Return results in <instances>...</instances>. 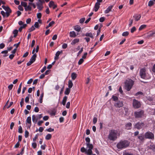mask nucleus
<instances>
[{
	"label": "nucleus",
	"mask_w": 155,
	"mask_h": 155,
	"mask_svg": "<svg viewBox=\"0 0 155 155\" xmlns=\"http://www.w3.org/2000/svg\"><path fill=\"white\" fill-rule=\"evenodd\" d=\"M56 112V111L55 109L53 110L50 113V114L51 115L54 116L55 115Z\"/></svg>",
	"instance_id": "37"
},
{
	"label": "nucleus",
	"mask_w": 155,
	"mask_h": 155,
	"mask_svg": "<svg viewBox=\"0 0 155 155\" xmlns=\"http://www.w3.org/2000/svg\"><path fill=\"white\" fill-rule=\"evenodd\" d=\"M67 97L66 96H65L63 98L62 101V104L64 106L65 105L66 103L67 99Z\"/></svg>",
	"instance_id": "24"
},
{
	"label": "nucleus",
	"mask_w": 155,
	"mask_h": 155,
	"mask_svg": "<svg viewBox=\"0 0 155 155\" xmlns=\"http://www.w3.org/2000/svg\"><path fill=\"white\" fill-rule=\"evenodd\" d=\"M141 17V16L140 15H136L134 16V17L135 18V21H137L139 20Z\"/></svg>",
	"instance_id": "21"
},
{
	"label": "nucleus",
	"mask_w": 155,
	"mask_h": 155,
	"mask_svg": "<svg viewBox=\"0 0 155 155\" xmlns=\"http://www.w3.org/2000/svg\"><path fill=\"white\" fill-rule=\"evenodd\" d=\"M51 137V135L50 134H48L45 137V139L47 140H50Z\"/></svg>",
	"instance_id": "33"
},
{
	"label": "nucleus",
	"mask_w": 155,
	"mask_h": 155,
	"mask_svg": "<svg viewBox=\"0 0 155 155\" xmlns=\"http://www.w3.org/2000/svg\"><path fill=\"white\" fill-rule=\"evenodd\" d=\"M18 31L17 30L15 29L14 31H13V33L14 34V37H15L17 35L18 33Z\"/></svg>",
	"instance_id": "32"
},
{
	"label": "nucleus",
	"mask_w": 155,
	"mask_h": 155,
	"mask_svg": "<svg viewBox=\"0 0 155 155\" xmlns=\"http://www.w3.org/2000/svg\"><path fill=\"white\" fill-rule=\"evenodd\" d=\"M146 71V68H142L140 69V75L141 78L145 79H147Z\"/></svg>",
	"instance_id": "7"
},
{
	"label": "nucleus",
	"mask_w": 155,
	"mask_h": 155,
	"mask_svg": "<svg viewBox=\"0 0 155 155\" xmlns=\"http://www.w3.org/2000/svg\"><path fill=\"white\" fill-rule=\"evenodd\" d=\"M70 102H68L66 105V107L68 109L70 107Z\"/></svg>",
	"instance_id": "59"
},
{
	"label": "nucleus",
	"mask_w": 155,
	"mask_h": 155,
	"mask_svg": "<svg viewBox=\"0 0 155 155\" xmlns=\"http://www.w3.org/2000/svg\"><path fill=\"white\" fill-rule=\"evenodd\" d=\"M134 84V81L131 79L126 80L125 83V89L127 91H129L132 87Z\"/></svg>",
	"instance_id": "5"
},
{
	"label": "nucleus",
	"mask_w": 155,
	"mask_h": 155,
	"mask_svg": "<svg viewBox=\"0 0 155 155\" xmlns=\"http://www.w3.org/2000/svg\"><path fill=\"white\" fill-rule=\"evenodd\" d=\"M148 149L152 150L153 151H155V145L151 144L147 147Z\"/></svg>",
	"instance_id": "18"
},
{
	"label": "nucleus",
	"mask_w": 155,
	"mask_h": 155,
	"mask_svg": "<svg viewBox=\"0 0 155 155\" xmlns=\"http://www.w3.org/2000/svg\"><path fill=\"white\" fill-rule=\"evenodd\" d=\"M87 54V52H85V53H84V55L82 57V58H83V59H84L86 58Z\"/></svg>",
	"instance_id": "62"
},
{
	"label": "nucleus",
	"mask_w": 155,
	"mask_h": 155,
	"mask_svg": "<svg viewBox=\"0 0 155 155\" xmlns=\"http://www.w3.org/2000/svg\"><path fill=\"white\" fill-rule=\"evenodd\" d=\"M84 61V60L83 58H81L78 61V64L79 65L81 64Z\"/></svg>",
	"instance_id": "39"
},
{
	"label": "nucleus",
	"mask_w": 155,
	"mask_h": 155,
	"mask_svg": "<svg viewBox=\"0 0 155 155\" xmlns=\"http://www.w3.org/2000/svg\"><path fill=\"white\" fill-rule=\"evenodd\" d=\"M62 53V51H58L55 54V56L54 57V59L55 60H57L59 58L58 56L61 53Z\"/></svg>",
	"instance_id": "16"
},
{
	"label": "nucleus",
	"mask_w": 155,
	"mask_h": 155,
	"mask_svg": "<svg viewBox=\"0 0 155 155\" xmlns=\"http://www.w3.org/2000/svg\"><path fill=\"white\" fill-rule=\"evenodd\" d=\"M114 105L116 107H121L123 106V102L122 101H118L117 102L115 103Z\"/></svg>",
	"instance_id": "13"
},
{
	"label": "nucleus",
	"mask_w": 155,
	"mask_h": 155,
	"mask_svg": "<svg viewBox=\"0 0 155 155\" xmlns=\"http://www.w3.org/2000/svg\"><path fill=\"white\" fill-rule=\"evenodd\" d=\"M83 35V36H84V35ZM85 35L86 36L90 37H91L92 38H93V36L91 33H87Z\"/></svg>",
	"instance_id": "28"
},
{
	"label": "nucleus",
	"mask_w": 155,
	"mask_h": 155,
	"mask_svg": "<svg viewBox=\"0 0 155 155\" xmlns=\"http://www.w3.org/2000/svg\"><path fill=\"white\" fill-rule=\"evenodd\" d=\"M130 144V142L127 140H121L117 145L118 149L122 150L128 147Z\"/></svg>",
	"instance_id": "3"
},
{
	"label": "nucleus",
	"mask_w": 155,
	"mask_h": 155,
	"mask_svg": "<svg viewBox=\"0 0 155 155\" xmlns=\"http://www.w3.org/2000/svg\"><path fill=\"white\" fill-rule=\"evenodd\" d=\"M34 26L36 28H38L39 27V24L38 22H36L34 24Z\"/></svg>",
	"instance_id": "56"
},
{
	"label": "nucleus",
	"mask_w": 155,
	"mask_h": 155,
	"mask_svg": "<svg viewBox=\"0 0 155 155\" xmlns=\"http://www.w3.org/2000/svg\"><path fill=\"white\" fill-rule=\"evenodd\" d=\"M85 20V18H83L80 19V20H79V22L80 23H82L84 22Z\"/></svg>",
	"instance_id": "44"
},
{
	"label": "nucleus",
	"mask_w": 155,
	"mask_h": 155,
	"mask_svg": "<svg viewBox=\"0 0 155 155\" xmlns=\"http://www.w3.org/2000/svg\"><path fill=\"white\" fill-rule=\"evenodd\" d=\"M55 23V22L54 21H52L51 22H50L48 24L49 26L51 27Z\"/></svg>",
	"instance_id": "55"
},
{
	"label": "nucleus",
	"mask_w": 155,
	"mask_h": 155,
	"mask_svg": "<svg viewBox=\"0 0 155 155\" xmlns=\"http://www.w3.org/2000/svg\"><path fill=\"white\" fill-rule=\"evenodd\" d=\"M37 18L40 19L41 17V13H38L37 15Z\"/></svg>",
	"instance_id": "47"
},
{
	"label": "nucleus",
	"mask_w": 155,
	"mask_h": 155,
	"mask_svg": "<svg viewBox=\"0 0 155 155\" xmlns=\"http://www.w3.org/2000/svg\"><path fill=\"white\" fill-rule=\"evenodd\" d=\"M5 45L3 43H2L0 44V49H2L4 48Z\"/></svg>",
	"instance_id": "61"
},
{
	"label": "nucleus",
	"mask_w": 155,
	"mask_h": 155,
	"mask_svg": "<svg viewBox=\"0 0 155 155\" xmlns=\"http://www.w3.org/2000/svg\"><path fill=\"white\" fill-rule=\"evenodd\" d=\"M27 5V3L25 2L22 1L21 2V5L24 7V8H25Z\"/></svg>",
	"instance_id": "31"
},
{
	"label": "nucleus",
	"mask_w": 155,
	"mask_h": 155,
	"mask_svg": "<svg viewBox=\"0 0 155 155\" xmlns=\"http://www.w3.org/2000/svg\"><path fill=\"white\" fill-rule=\"evenodd\" d=\"M143 93L142 92H141V91H139V92H138L137 93L135 94V95L137 96L139 94L143 95Z\"/></svg>",
	"instance_id": "57"
},
{
	"label": "nucleus",
	"mask_w": 155,
	"mask_h": 155,
	"mask_svg": "<svg viewBox=\"0 0 155 155\" xmlns=\"http://www.w3.org/2000/svg\"><path fill=\"white\" fill-rule=\"evenodd\" d=\"M29 135V132H28L26 130L25 131V138H27L28 137Z\"/></svg>",
	"instance_id": "42"
},
{
	"label": "nucleus",
	"mask_w": 155,
	"mask_h": 155,
	"mask_svg": "<svg viewBox=\"0 0 155 155\" xmlns=\"http://www.w3.org/2000/svg\"><path fill=\"white\" fill-rule=\"evenodd\" d=\"M129 26L130 27L132 25L133 22V20L131 19H130L129 20Z\"/></svg>",
	"instance_id": "53"
},
{
	"label": "nucleus",
	"mask_w": 155,
	"mask_h": 155,
	"mask_svg": "<svg viewBox=\"0 0 155 155\" xmlns=\"http://www.w3.org/2000/svg\"><path fill=\"white\" fill-rule=\"evenodd\" d=\"M136 30V28L135 27H133L131 29L130 31L131 33H133Z\"/></svg>",
	"instance_id": "50"
},
{
	"label": "nucleus",
	"mask_w": 155,
	"mask_h": 155,
	"mask_svg": "<svg viewBox=\"0 0 155 155\" xmlns=\"http://www.w3.org/2000/svg\"><path fill=\"white\" fill-rule=\"evenodd\" d=\"M132 124L129 122L127 124L125 125V128L127 130H130L132 126Z\"/></svg>",
	"instance_id": "17"
},
{
	"label": "nucleus",
	"mask_w": 155,
	"mask_h": 155,
	"mask_svg": "<svg viewBox=\"0 0 155 155\" xmlns=\"http://www.w3.org/2000/svg\"><path fill=\"white\" fill-rule=\"evenodd\" d=\"M70 36L71 37L75 38L76 36L75 32L74 31H71L70 33Z\"/></svg>",
	"instance_id": "23"
},
{
	"label": "nucleus",
	"mask_w": 155,
	"mask_h": 155,
	"mask_svg": "<svg viewBox=\"0 0 155 155\" xmlns=\"http://www.w3.org/2000/svg\"><path fill=\"white\" fill-rule=\"evenodd\" d=\"M74 29L75 31L79 32L81 30V28L78 25H76L74 26Z\"/></svg>",
	"instance_id": "26"
},
{
	"label": "nucleus",
	"mask_w": 155,
	"mask_h": 155,
	"mask_svg": "<svg viewBox=\"0 0 155 155\" xmlns=\"http://www.w3.org/2000/svg\"><path fill=\"white\" fill-rule=\"evenodd\" d=\"M154 4L153 2L152 1L150 0L149 1L148 3V5L150 7L152 6Z\"/></svg>",
	"instance_id": "35"
},
{
	"label": "nucleus",
	"mask_w": 155,
	"mask_h": 155,
	"mask_svg": "<svg viewBox=\"0 0 155 155\" xmlns=\"http://www.w3.org/2000/svg\"><path fill=\"white\" fill-rule=\"evenodd\" d=\"M85 140L87 142L86 143L87 148L88 149L87 150L84 147H82L81 149V151L82 153H84L87 155H91L92 154V149L93 148V146L92 144L90 143V139L89 137H87L86 138Z\"/></svg>",
	"instance_id": "1"
},
{
	"label": "nucleus",
	"mask_w": 155,
	"mask_h": 155,
	"mask_svg": "<svg viewBox=\"0 0 155 155\" xmlns=\"http://www.w3.org/2000/svg\"><path fill=\"white\" fill-rule=\"evenodd\" d=\"M119 135L117 130H111L109 131V133L108 136V139L110 140L114 141L117 138V135Z\"/></svg>",
	"instance_id": "2"
},
{
	"label": "nucleus",
	"mask_w": 155,
	"mask_h": 155,
	"mask_svg": "<svg viewBox=\"0 0 155 155\" xmlns=\"http://www.w3.org/2000/svg\"><path fill=\"white\" fill-rule=\"evenodd\" d=\"M138 138L141 142H143L144 140L145 137L143 134H140L139 136L138 137Z\"/></svg>",
	"instance_id": "15"
},
{
	"label": "nucleus",
	"mask_w": 155,
	"mask_h": 155,
	"mask_svg": "<svg viewBox=\"0 0 155 155\" xmlns=\"http://www.w3.org/2000/svg\"><path fill=\"white\" fill-rule=\"evenodd\" d=\"M113 7V5H110L107 8V9L105 11V13H108L110 12L111 11V9H112Z\"/></svg>",
	"instance_id": "20"
},
{
	"label": "nucleus",
	"mask_w": 155,
	"mask_h": 155,
	"mask_svg": "<svg viewBox=\"0 0 155 155\" xmlns=\"http://www.w3.org/2000/svg\"><path fill=\"white\" fill-rule=\"evenodd\" d=\"M68 47V45L66 43H64L62 45V48L63 49L66 48Z\"/></svg>",
	"instance_id": "49"
},
{
	"label": "nucleus",
	"mask_w": 155,
	"mask_h": 155,
	"mask_svg": "<svg viewBox=\"0 0 155 155\" xmlns=\"http://www.w3.org/2000/svg\"><path fill=\"white\" fill-rule=\"evenodd\" d=\"M2 7L6 11V12H5L4 11H1V14L3 16V18H5V17H8L10 14L12 12V10L8 6H5V5H2Z\"/></svg>",
	"instance_id": "4"
},
{
	"label": "nucleus",
	"mask_w": 155,
	"mask_h": 155,
	"mask_svg": "<svg viewBox=\"0 0 155 155\" xmlns=\"http://www.w3.org/2000/svg\"><path fill=\"white\" fill-rule=\"evenodd\" d=\"M32 146L34 148H35L37 146V144L35 143H33L32 144Z\"/></svg>",
	"instance_id": "58"
},
{
	"label": "nucleus",
	"mask_w": 155,
	"mask_h": 155,
	"mask_svg": "<svg viewBox=\"0 0 155 155\" xmlns=\"http://www.w3.org/2000/svg\"><path fill=\"white\" fill-rule=\"evenodd\" d=\"M46 131L48 132H52L54 131V129L51 128L50 127L48 129H47L46 130Z\"/></svg>",
	"instance_id": "48"
},
{
	"label": "nucleus",
	"mask_w": 155,
	"mask_h": 155,
	"mask_svg": "<svg viewBox=\"0 0 155 155\" xmlns=\"http://www.w3.org/2000/svg\"><path fill=\"white\" fill-rule=\"evenodd\" d=\"M129 33L128 31H125L122 34V35L123 36H126L128 35Z\"/></svg>",
	"instance_id": "38"
},
{
	"label": "nucleus",
	"mask_w": 155,
	"mask_h": 155,
	"mask_svg": "<svg viewBox=\"0 0 155 155\" xmlns=\"http://www.w3.org/2000/svg\"><path fill=\"white\" fill-rule=\"evenodd\" d=\"M44 94L43 93H42L41 94L40 96V102L41 103L42 102V99H43V97Z\"/></svg>",
	"instance_id": "40"
},
{
	"label": "nucleus",
	"mask_w": 155,
	"mask_h": 155,
	"mask_svg": "<svg viewBox=\"0 0 155 155\" xmlns=\"http://www.w3.org/2000/svg\"><path fill=\"white\" fill-rule=\"evenodd\" d=\"M73 85L72 81L71 80H69L68 82V88L70 89L72 87Z\"/></svg>",
	"instance_id": "29"
},
{
	"label": "nucleus",
	"mask_w": 155,
	"mask_h": 155,
	"mask_svg": "<svg viewBox=\"0 0 155 155\" xmlns=\"http://www.w3.org/2000/svg\"><path fill=\"white\" fill-rule=\"evenodd\" d=\"M133 105L135 108H138L141 106V104L140 102L136 99L133 100Z\"/></svg>",
	"instance_id": "9"
},
{
	"label": "nucleus",
	"mask_w": 155,
	"mask_h": 155,
	"mask_svg": "<svg viewBox=\"0 0 155 155\" xmlns=\"http://www.w3.org/2000/svg\"><path fill=\"white\" fill-rule=\"evenodd\" d=\"M71 77L72 79L73 80H74L77 77V74L73 72L72 73Z\"/></svg>",
	"instance_id": "27"
},
{
	"label": "nucleus",
	"mask_w": 155,
	"mask_h": 155,
	"mask_svg": "<svg viewBox=\"0 0 155 155\" xmlns=\"http://www.w3.org/2000/svg\"><path fill=\"white\" fill-rule=\"evenodd\" d=\"M70 89L69 88H67L66 89L64 92V94L66 95H68L69 94L70 92Z\"/></svg>",
	"instance_id": "30"
},
{
	"label": "nucleus",
	"mask_w": 155,
	"mask_h": 155,
	"mask_svg": "<svg viewBox=\"0 0 155 155\" xmlns=\"http://www.w3.org/2000/svg\"><path fill=\"white\" fill-rule=\"evenodd\" d=\"M146 27V25H141L139 28V31H141L144 28Z\"/></svg>",
	"instance_id": "36"
},
{
	"label": "nucleus",
	"mask_w": 155,
	"mask_h": 155,
	"mask_svg": "<svg viewBox=\"0 0 155 155\" xmlns=\"http://www.w3.org/2000/svg\"><path fill=\"white\" fill-rule=\"evenodd\" d=\"M24 98H22L21 99V101L20 102V104L21 107H22L23 105V104H24Z\"/></svg>",
	"instance_id": "54"
},
{
	"label": "nucleus",
	"mask_w": 155,
	"mask_h": 155,
	"mask_svg": "<svg viewBox=\"0 0 155 155\" xmlns=\"http://www.w3.org/2000/svg\"><path fill=\"white\" fill-rule=\"evenodd\" d=\"M39 2H38L36 3L37 5V6L39 10V11L42 10L43 8L42 3L43 2L41 0H38Z\"/></svg>",
	"instance_id": "12"
},
{
	"label": "nucleus",
	"mask_w": 155,
	"mask_h": 155,
	"mask_svg": "<svg viewBox=\"0 0 155 155\" xmlns=\"http://www.w3.org/2000/svg\"><path fill=\"white\" fill-rule=\"evenodd\" d=\"M18 8L19 10L21 11H23L24 10L23 8L21 5H19L18 7Z\"/></svg>",
	"instance_id": "51"
},
{
	"label": "nucleus",
	"mask_w": 155,
	"mask_h": 155,
	"mask_svg": "<svg viewBox=\"0 0 155 155\" xmlns=\"http://www.w3.org/2000/svg\"><path fill=\"white\" fill-rule=\"evenodd\" d=\"M20 145V142L19 141H18L16 144L15 145V148H18V147Z\"/></svg>",
	"instance_id": "63"
},
{
	"label": "nucleus",
	"mask_w": 155,
	"mask_h": 155,
	"mask_svg": "<svg viewBox=\"0 0 155 155\" xmlns=\"http://www.w3.org/2000/svg\"><path fill=\"white\" fill-rule=\"evenodd\" d=\"M144 137L146 139H148L153 140L154 139V135L152 132L148 131L145 133Z\"/></svg>",
	"instance_id": "8"
},
{
	"label": "nucleus",
	"mask_w": 155,
	"mask_h": 155,
	"mask_svg": "<svg viewBox=\"0 0 155 155\" xmlns=\"http://www.w3.org/2000/svg\"><path fill=\"white\" fill-rule=\"evenodd\" d=\"M144 126V124L143 122H138L134 125V127L138 130L141 129Z\"/></svg>",
	"instance_id": "10"
},
{
	"label": "nucleus",
	"mask_w": 155,
	"mask_h": 155,
	"mask_svg": "<svg viewBox=\"0 0 155 155\" xmlns=\"http://www.w3.org/2000/svg\"><path fill=\"white\" fill-rule=\"evenodd\" d=\"M144 111L143 110L135 111L134 116L136 118H141L144 116Z\"/></svg>",
	"instance_id": "6"
},
{
	"label": "nucleus",
	"mask_w": 155,
	"mask_h": 155,
	"mask_svg": "<svg viewBox=\"0 0 155 155\" xmlns=\"http://www.w3.org/2000/svg\"><path fill=\"white\" fill-rule=\"evenodd\" d=\"M97 2L96 3L94 7L95 12H97L100 8V3L101 2L102 0H97Z\"/></svg>",
	"instance_id": "11"
},
{
	"label": "nucleus",
	"mask_w": 155,
	"mask_h": 155,
	"mask_svg": "<svg viewBox=\"0 0 155 155\" xmlns=\"http://www.w3.org/2000/svg\"><path fill=\"white\" fill-rule=\"evenodd\" d=\"M49 6L51 8L53 6V9H54L57 7V5L54 4V3L53 1H50L49 4Z\"/></svg>",
	"instance_id": "14"
},
{
	"label": "nucleus",
	"mask_w": 155,
	"mask_h": 155,
	"mask_svg": "<svg viewBox=\"0 0 155 155\" xmlns=\"http://www.w3.org/2000/svg\"><path fill=\"white\" fill-rule=\"evenodd\" d=\"M29 95H30V94H28V96L27 97H26L25 98V101L26 103H28L29 101Z\"/></svg>",
	"instance_id": "43"
},
{
	"label": "nucleus",
	"mask_w": 155,
	"mask_h": 155,
	"mask_svg": "<svg viewBox=\"0 0 155 155\" xmlns=\"http://www.w3.org/2000/svg\"><path fill=\"white\" fill-rule=\"evenodd\" d=\"M97 121V118L96 117H94L93 119V123L94 124H95Z\"/></svg>",
	"instance_id": "52"
},
{
	"label": "nucleus",
	"mask_w": 155,
	"mask_h": 155,
	"mask_svg": "<svg viewBox=\"0 0 155 155\" xmlns=\"http://www.w3.org/2000/svg\"><path fill=\"white\" fill-rule=\"evenodd\" d=\"M31 6H30L27 5L25 8V10L26 11H31Z\"/></svg>",
	"instance_id": "25"
},
{
	"label": "nucleus",
	"mask_w": 155,
	"mask_h": 155,
	"mask_svg": "<svg viewBox=\"0 0 155 155\" xmlns=\"http://www.w3.org/2000/svg\"><path fill=\"white\" fill-rule=\"evenodd\" d=\"M112 98L113 99V100L114 101H116L118 99V98L116 96H113L112 97Z\"/></svg>",
	"instance_id": "45"
},
{
	"label": "nucleus",
	"mask_w": 155,
	"mask_h": 155,
	"mask_svg": "<svg viewBox=\"0 0 155 155\" xmlns=\"http://www.w3.org/2000/svg\"><path fill=\"white\" fill-rule=\"evenodd\" d=\"M105 20V18L104 17H101L99 19V21L100 22H103Z\"/></svg>",
	"instance_id": "60"
},
{
	"label": "nucleus",
	"mask_w": 155,
	"mask_h": 155,
	"mask_svg": "<svg viewBox=\"0 0 155 155\" xmlns=\"http://www.w3.org/2000/svg\"><path fill=\"white\" fill-rule=\"evenodd\" d=\"M35 29V28L34 27V26H32L29 29L28 31L29 32H30L33 30H34Z\"/></svg>",
	"instance_id": "41"
},
{
	"label": "nucleus",
	"mask_w": 155,
	"mask_h": 155,
	"mask_svg": "<svg viewBox=\"0 0 155 155\" xmlns=\"http://www.w3.org/2000/svg\"><path fill=\"white\" fill-rule=\"evenodd\" d=\"M22 129L21 126H20L19 127L18 130V132L20 133H22Z\"/></svg>",
	"instance_id": "46"
},
{
	"label": "nucleus",
	"mask_w": 155,
	"mask_h": 155,
	"mask_svg": "<svg viewBox=\"0 0 155 155\" xmlns=\"http://www.w3.org/2000/svg\"><path fill=\"white\" fill-rule=\"evenodd\" d=\"M124 155H134L133 154L130 153L128 152H125L123 153Z\"/></svg>",
	"instance_id": "64"
},
{
	"label": "nucleus",
	"mask_w": 155,
	"mask_h": 155,
	"mask_svg": "<svg viewBox=\"0 0 155 155\" xmlns=\"http://www.w3.org/2000/svg\"><path fill=\"white\" fill-rule=\"evenodd\" d=\"M79 41L80 40L79 38L75 39L72 41L71 43V44L73 45H74L76 43L79 42Z\"/></svg>",
	"instance_id": "19"
},
{
	"label": "nucleus",
	"mask_w": 155,
	"mask_h": 155,
	"mask_svg": "<svg viewBox=\"0 0 155 155\" xmlns=\"http://www.w3.org/2000/svg\"><path fill=\"white\" fill-rule=\"evenodd\" d=\"M37 55L36 54H34L31 58L30 60L34 62L36 60Z\"/></svg>",
	"instance_id": "22"
},
{
	"label": "nucleus",
	"mask_w": 155,
	"mask_h": 155,
	"mask_svg": "<svg viewBox=\"0 0 155 155\" xmlns=\"http://www.w3.org/2000/svg\"><path fill=\"white\" fill-rule=\"evenodd\" d=\"M26 122L30 124L31 125V117H27Z\"/></svg>",
	"instance_id": "34"
}]
</instances>
